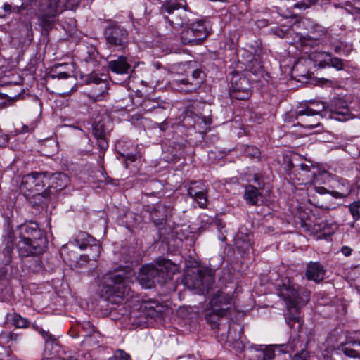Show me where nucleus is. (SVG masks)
I'll list each match as a JSON object with an SVG mask.
<instances>
[{
  "label": "nucleus",
  "mask_w": 360,
  "mask_h": 360,
  "mask_svg": "<svg viewBox=\"0 0 360 360\" xmlns=\"http://www.w3.org/2000/svg\"><path fill=\"white\" fill-rule=\"evenodd\" d=\"M19 240L17 248L22 257L39 255L44 252L46 238L44 233L34 221H29L18 226Z\"/></svg>",
  "instance_id": "f257e3e1"
},
{
  "label": "nucleus",
  "mask_w": 360,
  "mask_h": 360,
  "mask_svg": "<svg viewBox=\"0 0 360 360\" xmlns=\"http://www.w3.org/2000/svg\"><path fill=\"white\" fill-rule=\"evenodd\" d=\"M279 296L285 302L286 307L289 311L285 314V321L290 328H297L300 330L302 326V320L297 314H292L291 310L297 313L298 308L305 305L309 300V292L304 289L296 288L294 285L284 284L280 289Z\"/></svg>",
  "instance_id": "f03ea898"
},
{
  "label": "nucleus",
  "mask_w": 360,
  "mask_h": 360,
  "mask_svg": "<svg viewBox=\"0 0 360 360\" xmlns=\"http://www.w3.org/2000/svg\"><path fill=\"white\" fill-rule=\"evenodd\" d=\"M179 267L167 259H162L157 264H146L141 267L138 275L139 283L145 288L154 287L155 282L165 283L178 272Z\"/></svg>",
  "instance_id": "7ed1b4c3"
},
{
  "label": "nucleus",
  "mask_w": 360,
  "mask_h": 360,
  "mask_svg": "<svg viewBox=\"0 0 360 360\" xmlns=\"http://www.w3.org/2000/svg\"><path fill=\"white\" fill-rule=\"evenodd\" d=\"M321 207L316 204H300L296 215L300 219L301 225L310 234L323 233L324 236L331 235L337 229L336 224H329L327 221H314L320 216Z\"/></svg>",
  "instance_id": "20e7f679"
},
{
  "label": "nucleus",
  "mask_w": 360,
  "mask_h": 360,
  "mask_svg": "<svg viewBox=\"0 0 360 360\" xmlns=\"http://www.w3.org/2000/svg\"><path fill=\"white\" fill-rule=\"evenodd\" d=\"M99 288L101 297L112 304H120L129 292L127 277L116 272H108L103 275Z\"/></svg>",
  "instance_id": "39448f33"
},
{
  "label": "nucleus",
  "mask_w": 360,
  "mask_h": 360,
  "mask_svg": "<svg viewBox=\"0 0 360 360\" xmlns=\"http://www.w3.org/2000/svg\"><path fill=\"white\" fill-rule=\"evenodd\" d=\"M235 309L234 300L232 295L223 291L213 294L209 307L204 310L205 319L212 328L219 326V320Z\"/></svg>",
  "instance_id": "423d86ee"
},
{
  "label": "nucleus",
  "mask_w": 360,
  "mask_h": 360,
  "mask_svg": "<svg viewBox=\"0 0 360 360\" xmlns=\"http://www.w3.org/2000/svg\"><path fill=\"white\" fill-rule=\"evenodd\" d=\"M166 18L170 24L186 25V28L181 33V40L184 44H200L207 37L210 32L209 23L202 20L190 23L186 16L176 17L175 22L169 20L167 17Z\"/></svg>",
  "instance_id": "0eeeda50"
},
{
  "label": "nucleus",
  "mask_w": 360,
  "mask_h": 360,
  "mask_svg": "<svg viewBox=\"0 0 360 360\" xmlns=\"http://www.w3.org/2000/svg\"><path fill=\"white\" fill-rule=\"evenodd\" d=\"M317 168L314 165H308L305 163H302L300 165V169L297 171L295 170V178L290 176V179L294 181L295 184L299 185H307L308 184L314 183L316 185L321 183L327 184L333 179L332 175L326 172H319L318 174Z\"/></svg>",
  "instance_id": "6e6552de"
},
{
  "label": "nucleus",
  "mask_w": 360,
  "mask_h": 360,
  "mask_svg": "<svg viewBox=\"0 0 360 360\" xmlns=\"http://www.w3.org/2000/svg\"><path fill=\"white\" fill-rule=\"evenodd\" d=\"M48 177L45 173L32 172L22 177L20 189L27 191V196L39 199V197L49 198L47 188L44 189L47 184Z\"/></svg>",
  "instance_id": "1a4fd4ad"
},
{
  "label": "nucleus",
  "mask_w": 360,
  "mask_h": 360,
  "mask_svg": "<svg viewBox=\"0 0 360 360\" xmlns=\"http://www.w3.org/2000/svg\"><path fill=\"white\" fill-rule=\"evenodd\" d=\"M108 47L113 51H124L129 44V33L124 27L111 25L108 26L104 32Z\"/></svg>",
  "instance_id": "9d476101"
},
{
  "label": "nucleus",
  "mask_w": 360,
  "mask_h": 360,
  "mask_svg": "<svg viewBox=\"0 0 360 360\" xmlns=\"http://www.w3.org/2000/svg\"><path fill=\"white\" fill-rule=\"evenodd\" d=\"M84 82L90 86V89L86 94L94 102L102 101L108 95L109 84L106 79H101L98 75L94 73L86 75Z\"/></svg>",
  "instance_id": "9b49d317"
},
{
  "label": "nucleus",
  "mask_w": 360,
  "mask_h": 360,
  "mask_svg": "<svg viewBox=\"0 0 360 360\" xmlns=\"http://www.w3.org/2000/svg\"><path fill=\"white\" fill-rule=\"evenodd\" d=\"M66 0H41V9L45 13L42 25L50 28L53 25L52 18L65 9Z\"/></svg>",
  "instance_id": "f8f14e48"
},
{
  "label": "nucleus",
  "mask_w": 360,
  "mask_h": 360,
  "mask_svg": "<svg viewBox=\"0 0 360 360\" xmlns=\"http://www.w3.org/2000/svg\"><path fill=\"white\" fill-rule=\"evenodd\" d=\"M231 95L236 99L245 100L250 96V84L247 77L234 74L231 80Z\"/></svg>",
  "instance_id": "ddd939ff"
},
{
  "label": "nucleus",
  "mask_w": 360,
  "mask_h": 360,
  "mask_svg": "<svg viewBox=\"0 0 360 360\" xmlns=\"http://www.w3.org/2000/svg\"><path fill=\"white\" fill-rule=\"evenodd\" d=\"M70 177L64 173L53 174L48 178L47 192H49V198L51 195H53L57 191H61L66 188L70 183Z\"/></svg>",
  "instance_id": "4468645a"
},
{
  "label": "nucleus",
  "mask_w": 360,
  "mask_h": 360,
  "mask_svg": "<svg viewBox=\"0 0 360 360\" xmlns=\"http://www.w3.org/2000/svg\"><path fill=\"white\" fill-rule=\"evenodd\" d=\"M188 195L197 202H207V187L201 181H193L187 188Z\"/></svg>",
  "instance_id": "2eb2a0df"
},
{
  "label": "nucleus",
  "mask_w": 360,
  "mask_h": 360,
  "mask_svg": "<svg viewBox=\"0 0 360 360\" xmlns=\"http://www.w3.org/2000/svg\"><path fill=\"white\" fill-rule=\"evenodd\" d=\"M214 283V276L210 271L200 270L195 276L193 288L199 292L208 290Z\"/></svg>",
  "instance_id": "dca6fc26"
},
{
  "label": "nucleus",
  "mask_w": 360,
  "mask_h": 360,
  "mask_svg": "<svg viewBox=\"0 0 360 360\" xmlns=\"http://www.w3.org/2000/svg\"><path fill=\"white\" fill-rule=\"evenodd\" d=\"M205 73L200 69L195 70L192 73L191 79H182L178 82L187 86L184 90L187 92L195 91L198 89L204 82Z\"/></svg>",
  "instance_id": "f3484780"
},
{
  "label": "nucleus",
  "mask_w": 360,
  "mask_h": 360,
  "mask_svg": "<svg viewBox=\"0 0 360 360\" xmlns=\"http://www.w3.org/2000/svg\"><path fill=\"white\" fill-rule=\"evenodd\" d=\"M325 273L324 267L319 262H310L307 264L305 276L309 281L320 283L323 280Z\"/></svg>",
  "instance_id": "a211bd4d"
},
{
  "label": "nucleus",
  "mask_w": 360,
  "mask_h": 360,
  "mask_svg": "<svg viewBox=\"0 0 360 360\" xmlns=\"http://www.w3.org/2000/svg\"><path fill=\"white\" fill-rule=\"evenodd\" d=\"M93 134L96 139V143L98 148L102 151L106 150L108 148L107 131L105 125L102 122H98L94 124Z\"/></svg>",
  "instance_id": "6ab92c4d"
},
{
  "label": "nucleus",
  "mask_w": 360,
  "mask_h": 360,
  "mask_svg": "<svg viewBox=\"0 0 360 360\" xmlns=\"http://www.w3.org/2000/svg\"><path fill=\"white\" fill-rule=\"evenodd\" d=\"M338 182L339 184H341V188H340V191H330L329 190L326 189L323 186H315L314 188L316 193L321 195L330 193L335 198H343L345 197H347L350 193L351 191L348 182L342 179L338 180Z\"/></svg>",
  "instance_id": "aec40b11"
},
{
  "label": "nucleus",
  "mask_w": 360,
  "mask_h": 360,
  "mask_svg": "<svg viewBox=\"0 0 360 360\" xmlns=\"http://www.w3.org/2000/svg\"><path fill=\"white\" fill-rule=\"evenodd\" d=\"M331 111L337 115L338 120H347L349 118V108L345 101L337 98L332 101L330 105Z\"/></svg>",
  "instance_id": "412c9836"
},
{
  "label": "nucleus",
  "mask_w": 360,
  "mask_h": 360,
  "mask_svg": "<svg viewBox=\"0 0 360 360\" xmlns=\"http://www.w3.org/2000/svg\"><path fill=\"white\" fill-rule=\"evenodd\" d=\"M108 68L117 74H127L131 69V65L127 62V58L123 56L108 62Z\"/></svg>",
  "instance_id": "4be33fe9"
},
{
  "label": "nucleus",
  "mask_w": 360,
  "mask_h": 360,
  "mask_svg": "<svg viewBox=\"0 0 360 360\" xmlns=\"http://www.w3.org/2000/svg\"><path fill=\"white\" fill-rule=\"evenodd\" d=\"M180 8H183L184 13L188 10L186 0H166L161 7V12L171 15Z\"/></svg>",
  "instance_id": "5701e85b"
},
{
  "label": "nucleus",
  "mask_w": 360,
  "mask_h": 360,
  "mask_svg": "<svg viewBox=\"0 0 360 360\" xmlns=\"http://www.w3.org/2000/svg\"><path fill=\"white\" fill-rule=\"evenodd\" d=\"M325 105L321 102H311L307 107L296 112V119L300 120L302 116H314L321 115L323 111Z\"/></svg>",
  "instance_id": "b1692460"
},
{
  "label": "nucleus",
  "mask_w": 360,
  "mask_h": 360,
  "mask_svg": "<svg viewBox=\"0 0 360 360\" xmlns=\"http://www.w3.org/2000/svg\"><path fill=\"white\" fill-rule=\"evenodd\" d=\"M330 53L325 51H314L312 52L309 58L313 60L319 68H328V63L330 61Z\"/></svg>",
  "instance_id": "393cba45"
},
{
  "label": "nucleus",
  "mask_w": 360,
  "mask_h": 360,
  "mask_svg": "<svg viewBox=\"0 0 360 360\" xmlns=\"http://www.w3.org/2000/svg\"><path fill=\"white\" fill-rule=\"evenodd\" d=\"M259 191L252 185L245 186L244 199L250 202H257L258 197L260 195Z\"/></svg>",
  "instance_id": "a878e982"
},
{
  "label": "nucleus",
  "mask_w": 360,
  "mask_h": 360,
  "mask_svg": "<svg viewBox=\"0 0 360 360\" xmlns=\"http://www.w3.org/2000/svg\"><path fill=\"white\" fill-rule=\"evenodd\" d=\"M75 241L81 250H84L89 247L92 242H95V238L90 236L86 232H80L77 236Z\"/></svg>",
  "instance_id": "bb28decb"
},
{
  "label": "nucleus",
  "mask_w": 360,
  "mask_h": 360,
  "mask_svg": "<svg viewBox=\"0 0 360 360\" xmlns=\"http://www.w3.org/2000/svg\"><path fill=\"white\" fill-rule=\"evenodd\" d=\"M89 246L90 248V252L87 254V257L90 260L96 261L100 255L101 245L99 242L95 239V242H92Z\"/></svg>",
  "instance_id": "cd10ccee"
},
{
  "label": "nucleus",
  "mask_w": 360,
  "mask_h": 360,
  "mask_svg": "<svg viewBox=\"0 0 360 360\" xmlns=\"http://www.w3.org/2000/svg\"><path fill=\"white\" fill-rule=\"evenodd\" d=\"M11 321L17 328H25L30 326V321L26 318L16 313L12 314Z\"/></svg>",
  "instance_id": "c85d7f7f"
},
{
  "label": "nucleus",
  "mask_w": 360,
  "mask_h": 360,
  "mask_svg": "<svg viewBox=\"0 0 360 360\" xmlns=\"http://www.w3.org/2000/svg\"><path fill=\"white\" fill-rule=\"evenodd\" d=\"M330 59L328 67H332L338 71L343 70L345 69V63L344 60L338 57H333L331 53Z\"/></svg>",
  "instance_id": "c756f323"
},
{
  "label": "nucleus",
  "mask_w": 360,
  "mask_h": 360,
  "mask_svg": "<svg viewBox=\"0 0 360 360\" xmlns=\"http://www.w3.org/2000/svg\"><path fill=\"white\" fill-rule=\"evenodd\" d=\"M101 172L103 178L98 181V183L100 184V185L98 186L99 187H101L102 185L110 184L117 186L118 184L116 180L110 178L107 175L106 172L103 165H101Z\"/></svg>",
  "instance_id": "7c9ffc66"
},
{
  "label": "nucleus",
  "mask_w": 360,
  "mask_h": 360,
  "mask_svg": "<svg viewBox=\"0 0 360 360\" xmlns=\"http://www.w3.org/2000/svg\"><path fill=\"white\" fill-rule=\"evenodd\" d=\"M130 355L124 350L117 349L113 355L108 359V360H130Z\"/></svg>",
  "instance_id": "2f4dec72"
},
{
  "label": "nucleus",
  "mask_w": 360,
  "mask_h": 360,
  "mask_svg": "<svg viewBox=\"0 0 360 360\" xmlns=\"http://www.w3.org/2000/svg\"><path fill=\"white\" fill-rule=\"evenodd\" d=\"M13 8L11 4L8 2L0 1V18H5L12 12L13 8Z\"/></svg>",
  "instance_id": "473e14b6"
},
{
  "label": "nucleus",
  "mask_w": 360,
  "mask_h": 360,
  "mask_svg": "<svg viewBox=\"0 0 360 360\" xmlns=\"http://www.w3.org/2000/svg\"><path fill=\"white\" fill-rule=\"evenodd\" d=\"M345 9L348 13L360 17V8L359 6H357L356 3H354L353 1L352 4L347 2Z\"/></svg>",
  "instance_id": "72a5a7b5"
},
{
  "label": "nucleus",
  "mask_w": 360,
  "mask_h": 360,
  "mask_svg": "<svg viewBox=\"0 0 360 360\" xmlns=\"http://www.w3.org/2000/svg\"><path fill=\"white\" fill-rule=\"evenodd\" d=\"M62 66L63 65H60L56 67L55 70H53L50 74V77L53 79L57 78L58 79H65L69 78L70 77L69 73L64 71L58 70V68Z\"/></svg>",
  "instance_id": "f704fd0d"
},
{
  "label": "nucleus",
  "mask_w": 360,
  "mask_h": 360,
  "mask_svg": "<svg viewBox=\"0 0 360 360\" xmlns=\"http://www.w3.org/2000/svg\"><path fill=\"white\" fill-rule=\"evenodd\" d=\"M338 350L342 352V354L349 358H360V354L354 349H350L345 347H342L339 348Z\"/></svg>",
  "instance_id": "c9c22d12"
},
{
  "label": "nucleus",
  "mask_w": 360,
  "mask_h": 360,
  "mask_svg": "<svg viewBox=\"0 0 360 360\" xmlns=\"http://www.w3.org/2000/svg\"><path fill=\"white\" fill-rule=\"evenodd\" d=\"M144 307L146 309H149L150 312H148V315L153 316L156 313L160 312V310H158L155 308L160 307V306L155 302H147L145 303Z\"/></svg>",
  "instance_id": "e433bc0d"
},
{
  "label": "nucleus",
  "mask_w": 360,
  "mask_h": 360,
  "mask_svg": "<svg viewBox=\"0 0 360 360\" xmlns=\"http://www.w3.org/2000/svg\"><path fill=\"white\" fill-rule=\"evenodd\" d=\"M349 208L354 219H358L360 217V204H349Z\"/></svg>",
  "instance_id": "4c0bfd02"
},
{
  "label": "nucleus",
  "mask_w": 360,
  "mask_h": 360,
  "mask_svg": "<svg viewBox=\"0 0 360 360\" xmlns=\"http://www.w3.org/2000/svg\"><path fill=\"white\" fill-rule=\"evenodd\" d=\"M6 248L10 251L13 248V236L11 231L8 232L4 237Z\"/></svg>",
  "instance_id": "58836bf2"
},
{
  "label": "nucleus",
  "mask_w": 360,
  "mask_h": 360,
  "mask_svg": "<svg viewBox=\"0 0 360 360\" xmlns=\"http://www.w3.org/2000/svg\"><path fill=\"white\" fill-rule=\"evenodd\" d=\"M252 352L253 360H265L263 348L255 349Z\"/></svg>",
  "instance_id": "ea45409f"
},
{
  "label": "nucleus",
  "mask_w": 360,
  "mask_h": 360,
  "mask_svg": "<svg viewBox=\"0 0 360 360\" xmlns=\"http://www.w3.org/2000/svg\"><path fill=\"white\" fill-rule=\"evenodd\" d=\"M122 156L124 159V165H125V167L127 169L129 167L128 162H134L137 159V156L135 154H127V155H122Z\"/></svg>",
  "instance_id": "a19ab883"
},
{
  "label": "nucleus",
  "mask_w": 360,
  "mask_h": 360,
  "mask_svg": "<svg viewBox=\"0 0 360 360\" xmlns=\"http://www.w3.org/2000/svg\"><path fill=\"white\" fill-rule=\"evenodd\" d=\"M265 360H271L274 357V351L271 348H263Z\"/></svg>",
  "instance_id": "79ce46f5"
},
{
  "label": "nucleus",
  "mask_w": 360,
  "mask_h": 360,
  "mask_svg": "<svg viewBox=\"0 0 360 360\" xmlns=\"http://www.w3.org/2000/svg\"><path fill=\"white\" fill-rule=\"evenodd\" d=\"M246 153L252 157H257L259 155V150L255 146H248L246 149Z\"/></svg>",
  "instance_id": "37998d69"
},
{
  "label": "nucleus",
  "mask_w": 360,
  "mask_h": 360,
  "mask_svg": "<svg viewBox=\"0 0 360 360\" xmlns=\"http://www.w3.org/2000/svg\"><path fill=\"white\" fill-rule=\"evenodd\" d=\"M33 327L39 331V333L42 335V337L46 340H51L52 338V335L49 334V332L44 330L41 328H39L37 326L33 325Z\"/></svg>",
  "instance_id": "c03bdc74"
},
{
  "label": "nucleus",
  "mask_w": 360,
  "mask_h": 360,
  "mask_svg": "<svg viewBox=\"0 0 360 360\" xmlns=\"http://www.w3.org/2000/svg\"><path fill=\"white\" fill-rule=\"evenodd\" d=\"M309 7V4L304 2V1L296 3L294 5V8H299V9H306Z\"/></svg>",
  "instance_id": "a18cd8bd"
},
{
  "label": "nucleus",
  "mask_w": 360,
  "mask_h": 360,
  "mask_svg": "<svg viewBox=\"0 0 360 360\" xmlns=\"http://www.w3.org/2000/svg\"><path fill=\"white\" fill-rule=\"evenodd\" d=\"M82 328L89 333L94 330V326L89 321L84 322L82 323Z\"/></svg>",
  "instance_id": "49530a36"
},
{
  "label": "nucleus",
  "mask_w": 360,
  "mask_h": 360,
  "mask_svg": "<svg viewBox=\"0 0 360 360\" xmlns=\"http://www.w3.org/2000/svg\"><path fill=\"white\" fill-rule=\"evenodd\" d=\"M352 250L348 246H343L341 248V252L346 257L351 255Z\"/></svg>",
  "instance_id": "de8ad7c7"
},
{
  "label": "nucleus",
  "mask_w": 360,
  "mask_h": 360,
  "mask_svg": "<svg viewBox=\"0 0 360 360\" xmlns=\"http://www.w3.org/2000/svg\"><path fill=\"white\" fill-rule=\"evenodd\" d=\"M275 34L281 38H284L286 37L287 33L284 32L283 30L280 28H276L275 30Z\"/></svg>",
  "instance_id": "09e8293b"
},
{
  "label": "nucleus",
  "mask_w": 360,
  "mask_h": 360,
  "mask_svg": "<svg viewBox=\"0 0 360 360\" xmlns=\"http://www.w3.org/2000/svg\"><path fill=\"white\" fill-rule=\"evenodd\" d=\"M129 18H130V20L132 22V25H133V27L135 28V29H138V25L139 24V20H136L133 16L132 15H129Z\"/></svg>",
  "instance_id": "8fccbe9b"
},
{
  "label": "nucleus",
  "mask_w": 360,
  "mask_h": 360,
  "mask_svg": "<svg viewBox=\"0 0 360 360\" xmlns=\"http://www.w3.org/2000/svg\"><path fill=\"white\" fill-rule=\"evenodd\" d=\"M321 82L323 84H328V85H332L333 83L332 80L324 79V78L321 79Z\"/></svg>",
  "instance_id": "3c124183"
},
{
  "label": "nucleus",
  "mask_w": 360,
  "mask_h": 360,
  "mask_svg": "<svg viewBox=\"0 0 360 360\" xmlns=\"http://www.w3.org/2000/svg\"><path fill=\"white\" fill-rule=\"evenodd\" d=\"M342 50V47L340 46H336L335 48H334V51L335 53H340Z\"/></svg>",
  "instance_id": "603ef678"
},
{
  "label": "nucleus",
  "mask_w": 360,
  "mask_h": 360,
  "mask_svg": "<svg viewBox=\"0 0 360 360\" xmlns=\"http://www.w3.org/2000/svg\"><path fill=\"white\" fill-rule=\"evenodd\" d=\"M60 360H77V359L73 356H68L67 358H63Z\"/></svg>",
  "instance_id": "864d4df0"
},
{
  "label": "nucleus",
  "mask_w": 360,
  "mask_h": 360,
  "mask_svg": "<svg viewBox=\"0 0 360 360\" xmlns=\"http://www.w3.org/2000/svg\"><path fill=\"white\" fill-rule=\"evenodd\" d=\"M316 125H317L316 124H306L305 127H314Z\"/></svg>",
  "instance_id": "5fc2aeb1"
},
{
  "label": "nucleus",
  "mask_w": 360,
  "mask_h": 360,
  "mask_svg": "<svg viewBox=\"0 0 360 360\" xmlns=\"http://www.w3.org/2000/svg\"><path fill=\"white\" fill-rule=\"evenodd\" d=\"M353 2L356 3L357 6H359V8H360V0H353Z\"/></svg>",
  "instance_id": "6e6d98bb"
},
{
  "label": "nucleus",
  "mask_w": 360,
  "mask_h": 360,
  "mask_svg": "<svg viewBox=\"0 0 360 360\" xmlns=\"http://www.w3.org/2000/svg\"><path fill=\"white\" fill-rule=\"evenodd\" d=\"M200 205V208H206V205L207 204H204V203H202V204H199Z\"/></svg>",
  "instance_id": "4d7b16f0"
},
{
  "label": "nucleus",
  "mask_w": 360,
  "mask_h": 360,
  "mask_svg": "<svg viewBox=\"0 0 360 360\" xmlns=\"http://www.w3.org/2000/svg\"><path fill=\"white\" fill-rule=\"evenodd\" d=\"M11 336H12V334L11 333H9L8 334V338H10V339H11Z\"/></svg>",
  "instance_id": "13d9d810"
},
{
  "label": "nucleus",
  "mask_w": 360,
  "mask_h": 360,
  "mask_svg": "<svg viewBox=\"0 0 360 360\" xmlns=\"http://www.w3.org/2000/svg\"><path fill=\"white\" fill-rule=\"evenodd\" d=\"M38 204H33V207H35Z\"/></svg>",
  "instance_id": "bf43d9fd"
},
{
  "label": "nucleus",
  "mask_w": 360,
  "mask_h": 360,
  "mask_svg": "<svg viewBox=\"0 0 360 360\" xmlns=\"http://www.w3.org/2000/svg\"><path fill=\"white\" fill-rule=\"evenodd\" d=\"M160 128H161V129H164V128H165V126H164V125H163V126H161V127H160Z\"/></svg>",
  "instance_id": "052dcab7"
}]
</instances>
